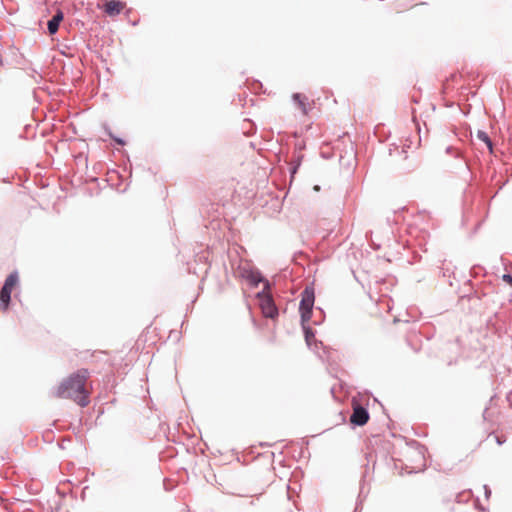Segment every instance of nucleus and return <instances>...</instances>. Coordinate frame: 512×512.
<instances>
[{"label": "nucleus", "instance_id": "nucleus-1", "mask_svg": "<svg viewBox=\"0 0 512 512\" xmlns=\"http://www.w3.org/2000/svg\"><path fill=\"white\" fill-rule=\"evenodd\" d=\"M90 372L87 369H79L64 378L54 391V396L61 399L73 400L81 407L90 403L92 385L89 382Z\"/></svg>", "mask_w": 512, "mask_h": 512}, {"label": "nucleus", "instance_id": "nucleus-2", "mask_svg": "<svg viewBox=\"0 0 512 512\" xmlns=\"http://www.w3.org/2000/svg\"><path fill=\"white\" fill-rule=\"evenodd\" d=\"M253 281L255 283H258V282L262 281V279L261 278L256 279V277H253ZM263 282H264V290L261 293H258V295H257V297L259 299V306H260V309H261L264 317L274 319L278 315V310L273 302L271 295H269L265 291L269 287L268 282L264 281V280H263Z\"/></svg>", "mask_w": 512, "mask_h": 512}, {"label": "nucleus", "instance_id": "nucleus-3", "mask_svg": "<svg viewBox=\"0 0 512 512\" xmlns=\"http://www.w3.org/2000/svg\"><path fill=\"white\" fill-rule=\"evenodd\" d=\"M19 283V276L17 272H13L5 280V283L0 290V310L5 312L7 311L10 300H11V293L16 288V286Z\"/></svg>", "mask_w": 512, "mask_h": 512}, {"label": "nucleus", "instance_id": "nucleus-4", "mask_svg": "<svg viewBox=\"0 0 512 512\" xmlns=\"http://www.w3.org/2000/svg\"><path fill=\"white\" fill-rule=\"evenodd\" d=\"M301 296H302V298H301L300 306H299V310H300V314H301V322H302V324H307L311 319L312 309L314 306V301H315L314 291L312 289L306 288L302 292Z\"/></svg>", "mask_w": 512, "mask_h": 512}, {"label": "nucleus", "instance_id": "nucleus-5", "mask_svg": "<svg viewBox=\"0 0 512 512\" xmlns=\"http://www.w3.org/2000/svg\"><path fill=\"white\" fill-rule=\"evenodd\" d=\"M369 420L368 411L359 404L353 403V412L350 416V422L354 425L363 426Z\"/></svg>", "mask_w": 512, "mask_h": 512}, {"label": "nucleus", "instance_id": "nucleus-6", "mask_svg": "<svg viewBox=\"0 0 512 512\" xmlns=\"http://www.w3.org/2000/svg\"><path fill=\"white\" fill-rule=\"evenodd\" d=\"M126 7V3L119 0H109L103 5L104 12L110 16L115 17L119 15Z\"/></svg>", "mask_w": 512, "mask_h": 512}, {"label": "nucleus", "instance_id": "nucleus-7", "mask_svg": "<svg viewBox=\"0 0 512 512\" xmlns=\"http://www.w3.org/2000/svg\"><path fill=\"white\" fill-rule=\"evenodd\" d=\"M63 18V12L61 10H58L57 13L52 17V19L48 21V31L51 35L55 34L58 31L59 25L63 21Z\"/></svg>", "mask_w": 512, "mask_h": 512}, {"label": "nucleus", "instance_id": "nucleus-8", "mask_svg": "<svg viewBox=\"0 0 512 512\" xmlns=\"http://www.w3.org/2000/svg\"><path fill=\"white\" fill-rule=\"evenodd\" d=\"M293 99L298 104V107L301 109V111L304 114H307V112H308L307 97H305L304 95H302L300 93H296L293 95Z\"/></svg>", "mask_w": 512, "mask_h": 512}, {"label": "nucleus", "instance_id": "nucleus-9", "mask_svg": "<svg viewBox=\"0 0 512 512\" xmlns=\"http://www.w3.org/2000/svg\"><path fill=\"white\" fill-rule=\"evenodd\" d=\"M303 330L305 333V340L308 345H311L312 341L314 340V332L313 330L307 326V324H302Z\"/></svg>", "mask_w": 512, "mask_h": 512}, {"label": "nucleus", "instance_id": "nucleus-10", "mask_svg": "<svg viewBox=\"0 0 512 512\" xmlns=\"http://www.w3.org/2000/svg\"><path fill=\"white\" fill-rule=\"evenodd\" d=\"M477 137L478 139H480L481 141H483L487 147L489 148V150L492 152V141L491 139L489 138V136L487 135L486 132L484 131H478L477 133Z\"/></svg>", "mask_w": 512, "mask_h": 512}, {"label": "nucleus", "instance_id": "nucleus-11", "mask_svg": "<svg viewBox=\"0 0 512 512\" xmlns=\"http://www.w3.org/2000/svg\"><path fill=\"white\" fill-rule=\"evenodd\" d=\"M503 281L509 284L512 287V276L509 274H504L502 277Z\"/></svg>", "mask_w": 512, "mask_h": 512}, {"label": "nucleus", "instance_id": "nucleus-12", "mask_svg": "<svg viewBox=\"0 0 512 512\" xmlns=\"http://www.w3.org/2000/svg\"><path fill=\"white\" fill-rule=\"evenodd\" d=\"M493 437H494L495 441L497 442V444H499V445H502L506 441V439L504 437H501L498 435H494Z\"/></svg>", "mask_w": 512, "mask_h": 512}]
</instances>
